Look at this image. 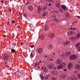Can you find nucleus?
I'll return each mask as SVG.
<instances>
[{"label": "nucleus", "instance_id": "f257e3e1", "mask_svg": "<svg viewBox=\"0 0 80 80\" xmlns=\"http://www.w3.org/2000/svg\"><path fill=\"white\" fill-rule=\"evenodd\" d=\"M80 37V34L78 33L77 35V37H70V39L72 41H75L77 40V39H79Z\"/></svg>", "mask_w": 80, "mask_h": 80}, {"label": "nucleus", "instance_id": "f03ea898", "mask_svg": "<svg viewBox=\"0 0 80 80\" xmlns=\"http://www.w3.org/2000/svg\"><path fill=\"white\" fill-rule=\"evenodd\" d=\"M70 54L71 53L70 52H66L64 54H62L61 55V56H62V57H63L64 56L68 57V56H69L70 55Z\"/></svg>", "mask_w": 80, "mask_h": 80}, {"label": "nucleus", "instance_id": "7ed1b4c3", "mask_svg": "<svg viewBox=\"0 0 80 80\" xmlns=\"http://www.w3.org/2000/svg\"><path fill=\"white\" fill-rule=\"evenodd\" d=\"M78 58V56L76 55H73L70 56V58L71 60H74L76 59V58Z\"/></svg>", "mask_w": 80, "mask_h": 80}, {"label": "nucleus", "instance_id": "20e7f679", "mask_svg": "<svg viewBox=\"0 0 80 80\" xmlns=\"http://www.w3.org/2000/svg\"><path fill=\"white\" fill-rule=\"evenodd\" d=\"M47 67H48V68H49V69H52L54 67V65L53 64L50 63L48 64Z\"/></svg>", "mask_w": 80, "mask_h": 80}, {"label": "nucleus", "instance_id": "39448f33", "mask_svg": "<svg viewBox=\"0 0 80 80\" xmlns=\"http://www.w3.org/2000/svg\"><path fill=\"white\" fill-rule=\"evenodd\" d=\"M66 65L65 63H63L62 64V65H59L58 66V68L59 69H62V68H63V66H64V67L66 66Z\"/></svg>", "mask_w": 80, "mask_h": 80}, {"label": "nucleus", "instance_id": "423d86ee", "mask_svg": "<svg viewBox=\"0 0 80 80\" xmlns=\"http://www.w3.org/2000/svg\"><path fill=\"white\" fill-rule=\"evenodd\" d=\"M55 35L53 33L49 34H48V37H49L50 38H54V37H55Z\"/></svg>", "mask_w": 80, "mask_h": 80}, {"label": "nucleus", "instance_id": "0eeeda50", "mask_svg": "<svg viewBox=\"0 0 80 80\" xmlns=\"http://www.w3.org/2000/svg\"><path fill=\"white\" fill-rule=\"evenodd\" d=\"M8 55H5L3 57V60L4 61L6 62L8 60Z\"/></svg>", "mask_w": 80, "mask_h": 80}, {"label": "nucleus", "instance_id": "6e6552de", "mask_svg": "<svg viewBox=\"0 0 80 80\" xmlns=\"http://www.w3.org/2000/svg\"><path fill=\"white\" fill-rule=\"evenodd\" d=\"M73 66L72 63H69L68 64V69H69V70H70V69H72V68L73 67Z\"/></svg>", "mask_w": 80, "mask_h": 80}, {"label": "nucleus", "instance_id": "1a4fd4ad", "mask_svg": "<svg viewBox=\"0 0 80 80\" xmlns=\"http://www.w3.org/2000/svg\"><path fill=\"white\" fill-rule=\"evenodd\" d=\"M42 48H39L38 49V51L39 54H41L42 52Z\"/></svg>", "mask_w": 80, "mask_h": 80}, {"label": "nucleus", "instance_id": "9d476101", "mask_svg": "<svg viewBox=\"0 0 80 80\" xmlns=\"http://www.w3.org/2000/svg\"><path fill=\"white\" fill-rule=\"evenodd\" d=\"M28 9L30 11H32L33 10V6L31 5L28 6Z\"/></svg>", "mask_w": 80, "mask_h": 80}, {"label": "nucleus", "instance_id": "9b49d317", "mask_svg": "<svg viewBox=\"0 0 80 80\" xmlns=\"http://www.w3.org/2000/svg\"><path fill=\"white\" fill-rule=\"evenodd\" d=\"M48 8V7L46 6H44L42 8V11H45Z\"/></svg>", "mask_w": 80, "mask_h": 80}, {"label": "nucleus", "instance_id": "f8f14e48", "mask_svg": "<svg viewBox=\"0 0 80 80\" xmlns=\"http://www.w3.org/2000/svg\"><path fill=\"white\" fill-rule=\"evenodd\" d=\"M61 59H58L55 62L57 64H59L61 63Z\"/></svg>", "mask_w": 80, "mask_h": 80}, {"label": "nucleus", "instance_id": "ddd939ff", "mask_svg": "<svg viewBox=\"0 0 80 80\" xmlns=\"http://www.w3.org/2000/svg\"><path fill=\"white\" fill-rule=\"evenodd\" d=\"M72 80H78V78L75 76H73L71 78Z\"/></svg>", "mask_w": 80, "mask_h": 80}, {"label": "nucleus", "instance_id": "4468645a", "mask_svg": "<svg viewBox=\"0 0 80 80\" xmlns=\"http://www.w3.org/2000/svg\"><path fill=\"white\" fill-rule=\"evenodd\" d=\"M44 35L43 34H41V37L40 38V39L41 40H43L44 39Z\"/></svg>", "mask_w": 80, "mask_h": 80}, {"label": "nucleus", "instance_id": "2eb2a0df", "mask_svg": "<svg viewBox=\"0 0 80 80\" xmlns=\"http://www.w3.org/2000/svg\"><path fill=\"white\" fill-rule=\"evenodd\" d=\"M75 68L76 70H80V66L79 65H76Z\"/></svg>", "mask_w": 80, "mask_h": 80}, {"label": "nucleus", "instance_id": "dca6fc26", "mask_svg": "<svg viewBox=\"0 0 80 80\" xmlns=\"http://www.w3.org/2000/svg\"><path fill=\"white\" fill-rule=\"evenodd\" d=\"M53 47L52 44H50L49 45H48V48L49 49H51Z\"/></svg>", "mask_w": 80, "mask_h": 80}, {"label": "nucleus", "instance_id": "f3484780", "mask_svg": "<svg viewBox=\"0 0 80 80\" xmlns=\"http://www.w3.org/2000/svg\"><path fill=\"white\" fill-rule=\"evenodd\" d=\"M61 8L64 10H66L67 9L65 5H62L61 6Z\"/></svg>", "mask_w": 80, "mask_h": 80}, {"label": "nucleus", "instance_id": "a211bd4d", "mask_svg": "<svg viewBox=\"0 0 80 80\" xmlns=\"http://www.w3.org/2000/svg\"><path fill=\"white\" fill-rule=\"evenodd\" d=\"M70 43V41H67L64 42V45H68V44H69Z\"/></svg>", "mask_w": 80, "mask_h": 80}, {"label": "nucleus", "instance_id": "6ab92c4d", "mask_svg": "<svg viewBox=\"0 0 80 80\" xmlns=\"http://www.w3.org/2000/svg\"><path fill=\"white\" fill-rule=\"evenodd\" d=\"M41 7L39 6L38 7V10L37 11V12L38 13H40L41 11V9H40Z\"/></svg>", "mask_w": 80, "mask_h": 80}, {"label": "nucleus", "instance_id": "aec40b11", "mask_svg": "<svg viewBox=\"0 0 80 80\" xmlns=\"http://www.w3.org/2000/svg\"><path fill=\"white\" fill-rule=\"evenodd\" d=\"M66 77V75L65 74H62L60 76V78H64Z\"/></svg>", "mask_w": 80, "mask_h": 80}, {"label": "nucleus", "instance_id": "412c9836", "mask_svg": "<svg viewBox=\"0 0 80 80\" xmlns=\"http://www.w3.org/2000/svg\"><path fill=\"white\" fill-rule=\"evenodd\" d=\"M73 32L70 31L68 33V35H72Z\"/></svg>", "mask_w": 80, "mask_h": 80}, {"label": "nucleus", "instance_id": "4be33fe9", "mask_svg": "<svg viewBox=\"0 0 80 80\" xmlns=\"http://www.w3.org/2000/svg\"><path fill=\"white\" fill-rule=\"evenodd\" d=\"M80 45V43L79 42L77 43L76 45V48H78Z\"/></svg>", "mask_w": 80, "mask_h": 80}, {"label": "nucleus", "instance_id": "5701e85b", "mask_svg": "<svg viewBox=\"0 0 80 80\" xmlns=\"http://www.w3.org/2000/svg\"><path fill=\"white\" fill-rule=\"evenodd\" d=\"M76 29H77V28H73L72 27H71L70 30H76Z\"/></svg>", "mask_w": 80, "mask_h": 80}, {"label": "nucleus", "instance_id": "b1692460", "mask_svg": "<svg viewBox=\"0 0 80 80\" xmlns=\"http://www.w3.org/2000/svg\"><path fill=\"white\" fill-rule=\"evenodd\" d=\"M44 71L45 72H48V70L46 67H44Z\"/></svg>", "mask_w": 80, "mask_h": 80}, {"label": "nucleus", "instance_id": "393cba45", "mask_svg": "<svg viewBox=\"0 0 80 80\" xmlns=\"http://www.w3.org/2000/svg\"><path fill=\"white\" fill-rule=\"evenodd\" d=\"M49 29V28L48 27V26H46L45 27V30L46 31L48 30Z\"/></svg>", "mask_w": 80, "mask_h": 80}, {"label": "nucleus", "instance_id": "a878e982", "mask_svg": "<svg viewBox=\"0 0 80 80\" xmlns=\"http://www.w3.org/2000/svg\"><path fill=\"white\" fill-rule=\"evenodd\" d=\"M11 52H12V53H14V52H16V50H15L13 49H12V50H11Z\"/></svg>", "mask_w": 80, "mask_h": 80}, {"label": "nucleus", "instance_id": "bb28decb", "mask_svg": "<svg viewBox=\"0 0 80 80\" xmlns=\"http://www.w3.org/2000/svg\"><path fill=\"white\" fill-rule=\"evenodd\" d=\"M40 76L42 79H44V77L42 74H40Z\"/></svg>", "mask_w": 80, "mask_h": 80}, {"label": "nucleus", "instance_id": "cd10ccee", "mask_svg": "<svg viewBox=\"0 0 80 80\" xmlns=\"http://www.w3.org/2000/svg\"><path fill=\"white\" fill-rule=\"evenodd\" d=\"M63 42V39H61L60 41V43L61 44H62Z\"/></svg>", "mask_w": 80, "mask_h": 80}, {"label": "nucleus", "instance_id": "c85d7f7f", "mask_svg": "<svg viewBox=\"0 0 80 80\" xmlns=\"http://www.w3.org/2000/svg\"><path fill=\"white\" fill-rule=\"evenodd\" d=\"M40 65V63H39V62H38L37 63H36L35 65V67H37L38 66H39V65Z\"/></svg>", "mask_w": 80, "mask_h": 80}, {"label": "nucleus", "instance_id": "c756f323", "mask_svg": "<svg viewBox=\"0 0 80 80\" xmlns=\"http://www.w3.org/2000/svg\"><path fill=\"white\" fill-rule=\"evenodd\" d=\"M78 78L79 79H80V73H78L77 75Z\"/></svg>", "mask_w": 80, "mask_h": 80}, {"label": "nucleus", "instance_id": "7c9ffc66", "mask_svg": "<svg viewBox=\"0 0 80 80\" xmlns=\"http://www.w3.org/2000/svg\"><path fill=\"white\" fill-rule=\"evenodd\" d=\"M48 14V13H44L42 15V16L43 17L44 16H46V15L47 14Z\"/></svg>", "mask_w": 80, "mask_h": 80}, {"label": "nucleus", "instance_id": "2f4dec72", "mask_svg": "<svg viewBox=\"0 0 80 80\" xmlns=\"http://www.w3.org/2000/svg\"><path fill=\"white\" fill-rule=\"evenodd\" d=\"M5 63L7 67H8V62H5Z\"/></svg>", "mask_w": 80, "mask_h": 80}, {"label": "nucleus", "instance_id": "473e14b6", "mask_svg": "<svg viewBox=\"0 0 80 80\" xmlns=\"http://www.w3.org/2000/svg\"><path fill=\"white\" fill-rule=\"evenodd\" d=\"M33 57V54H32V52H31V58H32Z\"/></svg>", "mask_w": 80, "mask_h": 80}, {"label": "nucleus", "instance_id": "72a5a7b5", "mask_svg": "<svg viewBox=\"0 0 80 80\" xmlns=\"http://www.w3.org/2000/svg\"><path fill=\"white\" fill-rule=\"evenodd\" d=\"M52 80H56V79L55 78H52Z\"/></svg>", "mask_w": 80, "mask_h": 80}, {"label": "nucleus", "instance_id": "f704fd0d", "mask_svg": "<svg viewBox=\"0 0 80 80\" xmlns=\"http://www.w3.org/2000/svg\"><path fill=\"white\" fill-rule=\"evenodd\" d=\"M8 10L9 11V12H12V10L11 8H9L8 9Z\"/></svg>", "mask_w": 80, "mask_h": 80}, {"label": "nucleus", "instance_id": "c9c22d12", "mask_svg": "<svg viewBox=\"0 0 80 80\" xmlns=\"http://www.w3.org/2000/svg\"><path fill=\"white\" fill-rule=\"evenodd\" d=\"M48 76H46V78H45L46 79H48Z\"/></svg>", "mask_w": 80, "mask_h": 80}, {"label": "nucleus", "instance_id": "e433bc0d", "mask_svg": "<svg viewBox=\"0 0 80 80\" xmlns=\"http://www.w3.org/2000/svg\"><path fill=\"white\" fill-rule=\"evenodd\" d=\"M34 47V45H31V48H33Z\"/></svg>", "mask_w": 80, "mask_h": 80}, {"label": "nucleus", "instance_id": "4c0bfd02", "mask_svg": "<svg viewBox=\"0 0 80 80\" xmlns=\"http://www.w3.org/2000/svg\"><path fill=\"white\" fill-rule=\"evenodd\" d=\"M23 16L25 17H27V15L25 14V13H24V14H23Z\"/></svg>", "mask_w": 80, "mask_h": 80}, {"label": "nucleus", "instance_id": "58836bf2", "mask_svg": "<svg viewBox=\"0 0 80 80\" xmlns=\"http://www.w3.org/2000/svg\"><path fill=\"white\" fill-rule=\"evenodd\" d=\"M69 14L68 13H67V14H66V17L67 18H68V17H69Z\"/></svg>", "mask_w": 80, "mask_h": 80}, {"label": "nucleus", "instance_id": "ea45409f", "mask_svg": "<svg viewBox=\"0 0 80 80\" xmlns=\"http://www.w3.org/2000/svg\"><path fill=\"white\" fill-rule=\"evenodd\" d=\"M48 2H51L53 1V0H48Z\"/></svg>", "mask_w": 80, "mask_h": 80}, {"label": "nucleus", "instance_id": "a19ab883", "mask_svg": "<svg viewBox=\"0 0 80 80\" xmlns=\"http://www.w3.org/2000/svg\"><path fill=\"white\" fill-rule=\"evenodd\" d=\"M78 50H79V51L80 52V47H79L78 48Z\"/></svg>", "mask_w": 80, "mask_h": 80}, {"label": "nucleus", "instance_id": "79ce46f5", "mask_svg": "<svg viewBox=\"0 0 80 80\" xmlns=\"http://www.w3.org/2000/svg\"><path fill=\"white\" fill-rule=\"evenodd\" d=\"M3 37H6L7 36L6 35H3Z\"/></svg>", "mask_w": 80, "mask_h": 80}, {"label": "nucleus", "instance_id": "37998d69", "mask_svg": "<svg viewBox=\"0 0 80 80\" xmlns=\"http://www.w3.org/2000/svg\"><path fill=\"white\" fill-rule=\"evenodd\" d=\"M15 22L14 21H13L12 22V23H15Z\"/></svg>", "mask_w": 80, "mask_h": 80}, {"label": "nucleus", "instance_id": "c03bdc74", "mask_svg": "<svg viewBox=\"0 0 80 80\" xmlns=\"http://www.w3.org/2000/svg\"><path fill=\"white\" fill-rule=\"evenodd\" d=\"M60 11L61 12H62V9H60Z\"/></svg>", "mask_w": 80, "mask_h": 80}, {"label": "nucleus", "instance_id": "a18cd8bd", "mask_svg": "<svg viewBox=\"0 0 80 80\" xmlns=\"http://www.w3.org/2000/svg\"><path fill=\"white\" fill-rule=\"evenodd\" d=\"M78 18L80 19V16H78Z\"/></svg>", "mask_w": 80, "mask_h": 80}, {"label": "nucleus", "instance_id": "49530a36", "mask_svg": "<svg viewBox=\"0 0 80 80\" xmlns=\"http://www.w3.org/2000/svg\"><path fill=\"white\" fill-rule=\"evenodd\" d=\"M54 20L55 21H57V20H58V19H54Z\"/></svg>", "mask_w": 80, "mask_h": 80}, {"label": "nucleus", "instance_id": "de8ad7c7", "mask_svg": "<svg viewBox=\"0 0 80 80\" xmlns=\"http://www.w3.org/2000/svg\"><path fill=\"white\" fill-rule=\"evenodd\" d=\"M21 44L22 45H23V42H21Z\"/></svg>", "mask_w": 80, "mask_h": 80}, {"label": "nucleus", "instance_id": "09e8293b", "mask_svg": "<svg viewBox=\"0 0 80 80\" xmlns=\"http://www.w3.org/2000/svg\"><path fill=\"white\" fill-rule=\"evenodd\" d=\"M20 13H21L20 12H19V15H21V14Z\"/></svg>", "mask_w": 80, "mask_h": 80}, {"label": "nucleus", "instance_id": "8fccbe9b", "mask_svg": "<svg viewBox=\"0 0 80 80\" xmlns=\"http://www.w3.org/2000/svg\"><path fill=\"white\" fill-rule=\"evenodd\" d=\"M1 2H2V3H3V0Z\"/></svg>", "mask_w": 80, "mask_h": 80}, {"label": "nucleus", "instance_id": "3c124183", "mask_svg": "<svg viewBox=\"0 0 80 80\" xmlns=\"http://www.w3.org/2000/svg\"><path fill=\"white\" fill-rule=\"evenodd\" d=\"M64 70L65 72L66 71V70L65 69H64Z\"/></svg>", "mask_w": 80, "mask_h": 80}, {"label": "nucleus", "instance_id": "603ef678", "mask_svg": "<svg viewBox=\"0 0 80 80\" xmlns=\"http://www.w3.org/2000/svg\"><path fill=\"white\" fill-rule=\"evenodd\" d=\"M60 72L61 73H62V71H60Z\"/></svg>", "mask_w": 80, "mask_h": 80}, {"label": "nucleus", "instance_id": "864d4df0", "mask_svg": "<svg viewBox=\"0 0 80 80\" xmlns=\"http://www.w3.org/2000/svg\"><path fill=\"white\" fill-rule=\"evenodd\" d=\"M20 28V26H18V28Z\"/></svg>", "mask_w": 80, "mask_h": 80}, {"label": "nucleus", "instance_id": "5fc2aeb1", "mask_svg": "<svg viewBox=\"0 0 80 80\" xmlns=\"http://www.w3.org/2000/svg\"><path fill=\"white\" fill-rule=\"evenodd\" d=\"M51 4H49V6H50L51 5Z\"/></svg>", "mask_w": 80, "mask_h": 80}, {"label": "nucleus", "instance_id": "6e6d98bb", "mask_svg": "<svg viewBox=\"0 0 80 80\" xmlns=\"http://www.w3.org/2000/svg\"><path fill=\"white\" fill-rule=\"evenodd\" d=\"M25 0H23L24 3H25Z\"/></svg>", "mask_w": 80, "mask_h": 80}, {"label": "nucleus", "instance_id": "4d7b16f0", "mask_svg": "<svg viewBox=\"0 0 80 80\" xmlns=\"http://www.w3.org/2000/svg\"><path fill=\"white\" fill-rule=\"evenodd\" d=\"M55 53H53V55H55Z\"/></svg>", "mask_w": 80, "mask_h": 80}, {"label": "nucleus", "instance_id": "13d9d810", "mask_svg": "<svg viewBox=\"0 0 80 80\" xmlns=\"http://www.w3.org/2000/svg\"><path fill=\"white\" fill-rule=\"evenodd\" d=\"M45 57H46V58H47V56H45Z\"/></svg>", "mask_w": 80, "mask_h": 80}, {"label": "nucleus", "instance_id": "bf43d9fd", "mask_svg": "<svg viewBox=\"0 0 80 80\" xmlns=\"http://www.w3.org/2000/svg\"><path fill=\"white\" fill-rule=\"evenodd\" d=\"M54 69H57V68H55Z\"/></svg>", "mask_w": 80, "mask_h": 80}, {"label": "nucleus", "instance_id": "052dcab7", "mask_svg": "<svg viewBox=\"0 0 80 80\" xmlns=\"http://www.w3.org/2000/svg\"><path fill=\"white\" fill-rule=\"evenodd\" d=\"M42 69H43V67H42Z\"/></svg>", "mask_w": 80, "mask_h": 80}, {"label": "nucleus", "instance_id": "680f3d73", "mask_svg": "<svg viewBox=\"0 0 80 80\" xmlns=\"http://www.w3.org/2000/svg\"><path fill=\"white\" fill-rule=\"evenodd\" d=\"M20 18V17H18V19H19Z\"/></svg>", "mask_w": 80, "mask_h": 80}, {"label": "nucleus", "instance_id": "e2e57ef3", "mask_svg": "<svg viewBox=\"0 0 80 80\" xmlns=\"http://www.w3.org/2000/svg\"><path fill=\"white\" fill-rule=\"evenodd\" d=\"M40 68V67H38V68Z\"/></svg>", "mask_w": 80, "mask_h": 80}, {"label": "nucleus", "instance_id": "0e129e2a", "mask_svg": "<svg viewBox=\"0 0 80 80\" xmlns=\"http://www.w3.org/2000/svg\"><path fill=\"white\" fill-rule=\"evenodd\" d=\"M53 60L52 59H51V61H52Z\"/></svg>", "mask_w": 80, "mask_h": 80}, {"label": "nucleus", "instance_id": "69168bd1", "mask_svg": "<svg viewBox=\"0 0 80 80\" xmlns=\"http://www.w3.org/2000/svg\"><path fill=\"white\" fill-rule=\"evenodd\" d=\"M8 24H9L10 23H9V22H8Z\"/></svg>", "mask_w": 80, "mask_h": 80}, {"label": "nucleus", "instance_id": "338daca9", "mask_svg": "<svg viewBox=\"0 0 80 80\" xmlns=\"http://www.w3.org/2000/svg\"><path fill=\"white\" fill-rule=\"evenodd\" d=\"M79 63H80V60L79 61Z\"/></svg>", "mask_w": 80, "mask_h": 80}, {"label": "nucleus", "instance_id": "774afa93", "mask_svg": "<svg viewBox=\"0 0 80 80\" xmlns=\"http://www.w3.org/2000/svg\"><path fill=\"white\" fill-rule=\"evenodd\" d=\"M41 62V61H40V62Z\"/></svg>", "mask_w": 80, "mask_h": 80}]
</instances>
